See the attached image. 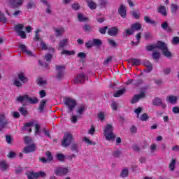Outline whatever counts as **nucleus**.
<instances>
[{"mask_svg":"<svg viewBox=\"0 0 179 179\" xmlns=\"http://www.w3.org/2000/svg\"><path fill=\"white\" fill-rule=\"evenodd\" d=\"M156 48L162 50V53L165 57H167L168 58L171 57V52L169 51L167 45L164 42L159 41L156 45L146 46L147 51H153V50H156Z\"/></svg>","mask_w":179,"mask_h":179,"instance_id":"nucleus-1","label":"nucleus"},{"mask_svg":"<svg viewBox=\"0 0 179 179\" xmlns=\"http://www.w3.org/2000/svg\"><path fill=\"white\" fill-rule=\"evenodd\" d=\"M113 131H114L113 125L107 124L106 126L103 134L106 141H113V139H115V136Z\"/></svg>","mask_w":179,"mask_h":179,"instance_id":"nucleus-2","label":"nucleus"},{"mask_svg":"<svg viewBox=\"0 0 179 179\" xmlns=\"http://www.w3.org/2000/svg\"><path fill=\"white\" fill-rule=\"evenodd\" d=\"M17 101L19 103H23V101H28L29 104H37L38 103V99L34 97L31 98L29 96V95L25 94L23 96H20L17 98H16Z\"/></svg>","mask_w":179,"mask_h":179,"instance_id":"nucleus-3","label":"nucleus"},{"mask_svg":"<svg viewBox=\"0 0 179 179\" xmlns=\"http://www.w3.org/2000/svg\"><path fill=\"white\" fill-rule=\"evenodd\" d=\"M73 141V136L71 133L67 132L64 134L63 139L62 141V146L63 148H68Z\"/></svg>","mask_w":179,"mask_h":179,"instance_id":"nucleus-4","label":"nucleus"},{"mask_svg":"<svg viewBox=\"0 0 179 179\" xmlns=\"http://www.w3.org/2000/svg\"><path fill=\"white\" fill-rule=\"evenodd\" d=\"M55 69L57 71L55 76L56 79H57V80H62V79H64V76H65V66H55Z\"/></svg>","mask_w":179,"mask_h":179,"instance_id":"nucleus-5","label":"nucleus"},{"mask_svg":"<svg viewBox=\"0 0 179 179\" xmlns=\"http://www.w3.org/2000/svg\"><path fill=\"white\" fill-rule=\"evenodd\" d=\"M64 104L67 106L69 113H72L75 107H76V101L71 98H66Z\"/></svg>","mask_w":179,"mask_h":179,"instance_id":"nucleus-6","label":"nucleus"},{"mask_svg":"<svg viewBox=\"0 0 179 179\" xmlns=\"http://www.w3.org/2000/svg\"><path fill=\"white\" fill-rule=\"evenodd\" d=\"M69 173V169L68 168L64 167H57L55 170V176L58 177H62V176H66Z\"/></svg>","mask_w":179,"mask_h":179,"instance_id":"nucleus-7","label":"nucleus"},{"mask_svg":"<svg viewBox=\"0 0 179 179\" xmlns=\"http://www.w3.org/2000/svg\"><path fill=\"white\" fill-rule=\"evenodd\" d=\"M23 27H24V25H23L22 24H18L15 26V30L17 34V36H20L21 38H26V32L22 31Z\"/></svg>","mask_w":179,"mask_h":179,"instance_id":"nucleus-8","label":"nucleus"},{"mask_svg":"<svg viewBox=\"0 0 179 179\" xmlns=\"http://www.w3.org/2000/svg\"><path fill=\"white\" fill-rule=\"evenodd\" d=\"M87 79V76H86L83 73H81L77 75L76 79L74 80V83H85Z\"/></svg>","mask_w":179,"mask_h":179,"instance_id":"nucleus-9","label":"nucleus"},{"mask_svg":"<svg viewBox=\"0 0 179 179\" xmlns=\"http://www.w3.org/2000/svg\"><path fill=\"white\" fill-rule=\"evenodd\" d=\"M8 124H9V122L6 120L5 115L0 114V132L2 129L6 128V125H8Z\"/></svg>","mask_w":179,"mask_h":179,"instance_id":"nucleus-10","label":"nucleus"},{"mask_svg":"<svg viewBox=\"0 0 179 179\" xmlns=\"http://www.w3.org/2000/svg\"><path fill=\"white\" fill-rule=\"evenodd\" d=\"M152 104H153V106H156L157 107H160V106H161L162 107V108H166L167 107V105H166V103H163L162 99H160L159 97H155L152 100Z\"/></svg>","mask_w":179,"mask_h":179,"instance_id":"nucleus-11","label":"nucleus"},{"mask_svg":"<svg viewBox=\"0 0 179 179\" xmlns=\"http://www.w3.org/2000/svg\"><path fill=\"white\" fill-rule=\"evenodd\" d=\"M146 97V94L144 92H141L139 94H136L131 99V104H135L138 103L141 99H145Z\"/></svg>","mask_w":179,"mask_h":179,"instance_id":"nucleus-12","label":"nucleus"},{"mask_svg":"<svg viewBox=\"0 0 179 179\" xmlns=\"http://www.w3.org/2000/svg\"><path fill=\"white\" fill-rule=\"evenodd\" d=\"M118 13L121 15L122 19H125V17H127V7L124 4L120 5L119 7Z\"/></svg>","mask_w":179,"mask_h":179,"instance_id":"nucleus-13","label":"nucleus"},{"mask_svg":"<svg viewBox=\"0 0 179 179\" xmlns=\"http://www.w3.org/2000/svg\"><path fill=\"white\" fill-rule=\"evenodd\" d=\"M120 29L118 27H112L108 29V34L112 37H115L118 34Z\"/></svg>","mask_w":179,"mask_h":179,"instance_id":"nucleus-14","label":"nucleus"},{"mask_svg":"<svg viewBox=\"0 0 179 179\" xmlns=\"http://www.w3.org/2000/svg\"><path fill=\"white\" fill-rule=\"evenodd\" d=\"M23 0H9L11 8H19L22 5Z\"/></svg>","mask_w":179,"mask_h":179,"instance_id":"nucleus-15","label":"nucleus"},{"mask_svg":"<svg viewBox=\"0 0 179 179\" xmlns=\"http://www.w3.org/2000/svg\"><path fill=\"white\" fill-rule=\"evenodd\" d=\"M36 151V144H31L30 145H28L25 147L23 150L24 153H31L33 152Z\"/></svg>","mask_w":179,"mask_h":179,"instance_id":"nucleus-16","label":"nucleus"},{"mask_svg":"<svg viewBox=\"0 0 179 179\" xmlns=\"http://www.w3.org/2000/svg\"><path fill=\"white\" fill-rule=\"evenodd\" d=\"M20 50H22L24 54H27V55H29V57H33V52L27 49V47L26 45L23 44L20 45Z\"/></svg>","mask_w":179,"mask_h":179,"instance_id":"nucleus-17","label":"nucleus"},{"mask_svg":"<svg viewBox=\"0 0 179 179\" xmlns=\"http://www.w3.org/2000/svg\"><path fill=\"white\" fill-rule=\"evenodd\" d=\"M17 78L19 80L22 82V83L26 84L27 83V82H29V79L27 78V77H26V76L24 75V73L21 72L18 73Z\"/></svg>","mask_w":179,"mask_h":179,"instance_id":"nucleus-18","label":"nucleus"},{"mask_svg":"<svg viewBox=\"0 0 179 179\" xmlns=\"http://www.w3.org/2000/svg\"><path fill=\"white\" fill-rule=\"evenodd\" d=\"M177 100H178V97L176 96L171 95L166 97V101L169 103H171V104H176V103H177Z\"/></svg>","mask_w":179,"mask_h":179,"instance_id":"nucleus-19","label":"nucleus"},{"mask_svg":"<svg viewBox=\"0 0 179 179\" xmlns=\"http://www.w3.org/2000/svg\"><path fill=\"white\" fill-rule=\"evenodd\" d=\"M86 110H87L86 106L81 105L76 110V113L78 114V115H83V113H85Z\"/></svg>","mask_w":179,"mask_h":179,"instance_id":"nucleus-20","label":"nucleus"},{"mask_svg":"<svg viewBox=\"0 0 179 179\" xmlns=\"http://www.w3.org/2000/svg\"><path fill=\"white\" fill-rule=\"evenodd\" d=\"M131 29H133V31L135 33V31H139V30H141V29H142V25H141V24H139L138 22L132 24L131 25Z\"/></svg>","mask_w":179,"mask_h":179,"instance_id":"nucleus-21","label":"nucleus"},{"mask_svg":"<svg viewBox=\"0 0 179 179\" xmlns=\"http://www.w3.org/2000/svg\"><path fill=\"white\" fill-rule=\"evenodd\" d=\"M129 64H131L132 66H138L141 64V60L138 59H129L128 60Z\"/></svg>","mask_w":179,"mask_h":179,"instance_id":"nucleus-22","label":"nucleus"},{"mask_svg":"<svg viewBox=\"0 0 179 179\" xmlns=\"http://www.w3.org/2000/svg\"><path fill=\"white\" fill-rule=\"evenodd\" d=\"M32 125H34V122H27V123H25V124L24 125V127H23V130L24 131H28V132H31V127ZM28 128H30V129H28Z\"/></svg>","mask_w":179,"mask_h":179,"instance_id":"nucleus-23","label":"nucleus"},{"mask_svg":"<svg viewBox=\"0 0 179 179\" xmlns=\"http://www.w3.org/2000/svg\"><path fill=\"white\" fill-rule=\"evenodd\" d=\"M47 105V100L45 99H42L39 103V113H43L44 111V108Z\"/></svg>","mask_w":179,"mask_h":179,"instance_id":"nucleus-24","label":"nucleus"},{"mask_svg":"<svg viewBox=\"0 0 179 179\" xmlns=\"http://www.w3.org/2000/svg\"><path fill=\"white\" fill-rule=\"evenodd\" d=\"M159 13H161L162 16H167V12L166 11V6H159L157 8Z\"/></svg>","mask_w":179,"mask_h":179,"instance_id":"nucleus-25","label":"nucleus"},{"mask_svg":"<svg viewBox=\"0 0 179 179\" xmlns=\"http://www.w3.org/2000/svg\"><path fill=\"white\" fill-rule=\"evenodd\" d=\"M134 30L132 29V28H128L124 29V31L123 33V36H124V37H129V36H132V34H134Z\"/></svg>","mask_w":179,"mask_h":179,"instance_id":"nucleus-26","label":"nucleus"},{"mask_svg":"<svg viewBox=\"0 0 179 179\" xmlns=\"http://www.w3.org/2000/svg\"><path fill=\"white\" fill-rule=\"evenodd\" d=\"M0 167L2 171H6V170L9 169V165L8 164V163H6V162L1 161L0 162Z\"/></svg>","mask_w":179,"mask_h":179,"instance_id":"nucleus-27","label":"nucleus"},{"mask_svg":"<svg viewBox=\"0 0 179 179\" xmlns=\"http://www.w3.org/2000/svg\"><path fill=\"white\" fill-rule=\"evenodd\" d=\"M161 27L163 29V30H165L166 31H171V27L169 26V23L167 22H164L161 24Z\"/></svg>","mask_w":179,"mask_h":179,"instance_id":"nucleus-28","label":"nucleus"},{"mask_svg":"<svg viewBox=\"0 0 179 179\" xmlns=\"http://www.w3.org/2000/svg\"><path fill=\"white\" fill-rule=\"evenodd\" d=\"M54 30L56 33V37H59L64 33H65V29H64V28H60V29L55 28Z\"/></svg>","mask_w":179,"mask_h":179,"instance_id":"nucleus-29","label":"nucleus"},{"mask_svg":"<svg viewBox=\"0 0 179 179\" xmlns=\"http://www.w3.org/2000/svg\"><path fill=\"white\" fill-rule=\"evenodd\" d=\"M127 92V90L125 88H123L122 90H117L115 94H113V96L115 97H120V96H122Z\"/></svg>","mask_w":179,"mask_h":179,"instance_id":"nucleus-30","label":"nucleus"},{"mask_svg":"<svg viewBox=\"0 0 179 179\" xmlns=\"http://www.w3.org/2000/svg\"><path fill=\"white\" fill-rule=\"evenodd\" d=\"M26 176L28 179H34L37 178V173L33 172V171H29L26 173Z\"/></svg>","mask_w":179,"mask_h":179,"instance_id":"nucleus-31","label":"nucleus"},{"mask_svg":"<svg viewBox=\"0 0 179 179\" xmlns=\"http://www.w3.org/2000/svg\"><path fill=\"white\" fill-rule=\"evenodd\" d=\"M143 64L145 66L147 67L148 72H150V71L153 69V66H152V63H150L149 61L145 60Z\"/></svg>","mask_w":179,"mask_h":179,"instance_id":"nucleus-32","label":"nucleus"},{"mask_svg":"<svg viewBox=\"0 0 179 179\" xmlns=\"http://www.w3.org/2000/svg\"><path fill=\"white\" fill-rule=\"evenodd\" d=\"M87 3L88 6L90 7V9H96V3H94L93 1L87 0Z\"/></svg>","mask_w":179,"mask_h":179,"instance_id":"nucleus-33","label":"nucleus"},{"mask_svg":"<svg viewBox=\"0 0 179 179\" xmlns=\"http://www.w3.org/2000/svg\"><path fill=\"white\" fill-rule=\"evenodd\" d=\"M141 36H142V33H141V32L138 33L136 36L137 42L131 41V44H133L134 45H138V44H139Z\"/></svg>","mask_w":179,"mask_h":179,"instance_id":"nucleus-34","label":"nucleus"},{"mask_svg":"<svg viewBox=\"0 0 179 179\" xmlns=\"http://www.w3.org/2000/svg\"><path fill=\"white\" fill-rule=\"evenodd\" d=\"M129 173V171L128 170V169H124L123 170H122L120 177H122V178H125V177H128Z\"/></svg>","mask_w":179,"mask_h":179,"instance_id":"nucleus-35","label":"nucleus"},{"mask_svg":"<svg viewBox=\"0 0 179 179\" xmlns=\"http://www.w3.org/2000/svg\"><path fill=\"white\" fill-rule=\"evenodd\" d=\"M144 20H145V23H148L149 24H155L156 23V22H155V20H152L148 16H145L144 17Z\"/></svg>","mask_w":179,"mask_h":179,"instance_id":"nucleus-36","label":"nucleus"},{"mask_svg":"<svg viewBox=\"0 0 179 179\" xmlns=\"http://www.w3.org/2000/svg\"><path fill=\"white\" fill-rule=\"evenodd\" d=\"M14 86H16V87H23V84L21 83L20 80L19 79L15 78L13 81Z\"/></svg>","mask_w":179,"mask_h":179,"instance_id":"nucleus-37","label":"nucleus"},{"mask_svg":"<svg viewBox=\"0 0 179 179\" xmlns=\"http://www.w3.org/2000/svg\"><path fill=\"white\" fill-rule=\"evenodd\" d=\"M169 169L171 171H174V169H176V159H173L171 161L169 164Z\"/></svg>","mask_w":179,"mask_h":179,"instance_id":"nucleus-38","label":"nucleus"},{"mask_svg":"<svg viewBox=\"0 0 179 179\" xmlns=\"http://www.w3.org/2000/svg\"><path fill=\"white\" fill-rule=\"evenodd\" d=\"M19 111L22 115H24V117H26V115L29 114L27 109L24 107L20 108Z\"/></svg>","mask_w":179,"mask_h":179,"instance_id":"nucleus-39","label":"nucleus"},{"mask_svg":"<svg viewBox=\"0 0 179 179\" xmlns=\"http://www.w3.org/2000/svg\"><path fill=\"white\" fill-rule=\"evenodd\" d=\"M97 117L99 118V120H100L101 121H104V118H106V115L104 114V112H99L97 114Z\"/></svg>","mask_w":179,"mask_h":179,"instance_id":"nucleus-40","label":"nucleus"},{"mask_svg":"<svg viewBox=\"0 0 179 179\" xmlns=\"http://www.w3.org/2000/svg\"><path fill=\"white\" fill-rule=\"evenodd\" d=\"M75 55V51L63 50L62 55Z\"/></svg>","mask_w":179,"mask_h":179,"instance_id":"nucleus-41","label":"nucleus"},{"mask_svg":"<svg viewBox=\"0 0 179 179\" xmlns=\"http://www.w3.org/2000/svg\"><path fill=\"white\" fill-rule=\"evenodd\" d=\"M57 159L59 162H64V160H65V155L64 154L58 153L57 155Z\"/></svg>","mask_w":179,"mask_h":179,"instance_id":"nucleus-42","label":"nucleus"},{"mask_svg":"<svg viewBox=\"0 0 179 179\" xmlns=\"http://www.w3.org/2000/svg\"><path fill=\"white\" fill-rule=\"evenodd\" d=\"M67 43H68V39H63L62 41H60L59 44V48H64V47L66 45Z\"/></svg>","mask_w":179,"mask_h":179,"instance_id":"nucleus-43","label":"nucleus"},{"mask_svg":"<svg viewBox=\"0 0 179 179\" xmlns=\"http://www.w3.org/2000/svg\"><path fill=\"white\" fill-rule=\"evenodd\" d=\"M71 149L73 152H79V145L77 143H74L71 145Z\"/></svg>","mask_w":179,"mask_h":179,"instance_id":"nucleus-44","label":"nucleus"},{"mask_svg":"<svg viewBox=\"0 0 179 179\" xmlns=\"http://www.w3.org/2000/svg\"><path fill=\"white\" fill-rule=\"evenodd\" d=\"M78 19L79 22H85V21L87 20V18L85 17V16H83L82 15V13L78 14Z\"/></svg>","mask_w":179,"mask_h":179,"instance_id":"nucleus-45","label":"nucleus"},{"mask_svg":"<svg viewBox=\"0 0 179 179\" xmlns=\"http://www.w3.org/2000/svg\"><path fill=\"white\" fill-rule=\"evenodd\" d=\"M92 43L94 45H96L97 47L102 44L101 40L100 39H93Z\"/></svg>","mask_w":179,"mask_h":179,"instance_id":"nucleus-46","label":"nucleus"},{"mask_svg":"<svg viewBox=\"0 0 179 179\" xmlns=\"http://www.w3.org/2000/svg\"><path fill=\"white\" fill-rule=\"evenodd\" d=\"M152 57L154 59H159V58H160V53L159 52V51L157 50V51L154 52L152 53Z\"/></svg>","mask_w":179,"mask_h":179,"instance_id":"nucleus-47","label":"nucleus"},{"mask_svg":"<svg viewBox=\"0 0 179 179\" xmlns=\"http://www.w3.org/2000/svg\"><path fill=\"white\" fill-rule=\"evenodd\" d=\"M83 141L87 145H96V143H93V141H90V139L87 138V137L83 138Z\"/></svg>","mask_w":179,"mask_h":179,"instance_id":"nucleus-48","label":"nucleus"},{"mask_svg":"<svg viewBox=\"0 0 179 179\" xmlns=\"http://www.w3.org/2000/svg\"><path fill=\"white\" fill-rule=\"evenodd\" d=\"M178 9V6H177L176 4L171 5V11L172 13H176Z\"/></svg>","mask_w":179,"mask_h":179,"instance_id":"nucleus-49","label":"nucleus"},{"mask_svg":"<svg viewBox=\"0 0 179 179\" xmlns=\"http://www.w3.org/2000/svg\"><path fill=\"white\" fill-rule=\"evenodd\" d=\"M108 44H110V45H111V47H117V45H118V44H117V42H115L113 39H108Z\"/></svg>","mask_w":179,"mask_h":179,"instance_id":"nucleus-50","label":"nucleus"},{"mask_svg":"<svg viewBox=\"0 0 179 179\" xmlns=\"http://www.w3.org/2000/svg\"><path fill=\"white\" fill-rule=\"evenodd\" d=\"M131 15H132L133 17H134V19H136L137 20H139V17H141V14H139L136 11H132Z\"/></svg>","mask_w":179,"mask_h":179,"instance_id":"nucleus-51","label":"nucleus"},{"mask_svg":"<svg viewBox=\"0 0 179 179\" xmlns=\"http://www.w3.org/2000/svg\"><path fill=\"white\" fill-rule=\"evenodd\" d=\"M121 153H122L121 151L117 150L113 151V157L118 158V157H120V156H121Z\"/></svg>","mask_w":179,"mask_h":179,"instance_id":"nucleus-52","label":"nucleus"},{"mask_svg":"<svg viewBox=\"0 0 179 179\" xmlns=\"http://www.w3.org/2000/svg\"><path fill=\"white\" fill-rule=\"evenodd\" d=\"M107 29H108V27L106 26L103 27H100L99 28V33L101 34H106V31H107Z\"/></svg>","mask_w":179,"mask_h":179,"instance_id":"nucleus-53","label":"nucleus"},{"mask_svg":"<svg viewBox=\"0 0 179 179\" xmlns=\"http://www.w3.org/2000/svg\"><path fill=\"white\" fill-rule=\"evenodd\" d=\"M140 120L141 121H148V120H149V116H148V114L143 113L140 117Z\"/></svg>","mask_w":179,"mask_h":179,"instance_id":"nucleus-54","label":"nucleus"},{"mask_svg":"<svg viewBox=\"0 0 179 179\" xmlns=\"http://www.w3.org/2000/svg\"><path fill=\"white\" fill-rule=\"evenodd\" d=\"M24 141L27 145H29V144L31 143L33 140L29 136H26V137H24Z\"/></svg>","mask_w":179,"mask_h":179,"instance_id":"nucleus-55","label":"nucleus"},{"mask_svg":"<svg viewBox=\"0 0 179 179\" xmlns=\"http://www.w3.org/2000/svg\"><path fill=\"white\" fill-rule=\"evenodd\" d=\"M45 61H46L47 62H50L51 61V59H52V55L51 54H48L45 56L44 58Z\"/></svg>","mask_w":179,"mask_h":179,"instance_id":"nucleus-56","label":"nucleus"},{"mask_svg":"<svg viewBox=\"0 0 179 179\" xmlns=\"http://www.w3.org/2000/svg\"><path fill=\"white\" fill-rule=\"evenodd\" d=\"M0 22H2V23H6L7 22L6 17H5V15H3L1 12H0Z\"/></svg>","mask_w":179,"mask_h":179,"instance_id":"nucleus-57","label":"nucleus"},{"mask_svg":"<svg viewBox=\"0 0 179 179\" xmlns=\"http://www.w3.org/2000/svg\"><path fill=\"white\" fill-rule=\"evenodd\" d=\"M36 5L33 1H29L28 4L27 5V9H32V8H35Z\"/></svg>","mask_w":179,"mask_h":179,"instance_id":"nucleus-58","label":"nucleus"},{"mask_svg":"<svg viewBox=\"0 0 179 179\" xmlns=\"http://www.w3.org/2000/svg\"><path fill=\"white\" fill-rule=\"evenodd\" d=\"M172 44H179V37L178 36H175L172 39Z\"/></svg>","mask_w":179,"mask_h":179,"instance_id":"nucleus-59","label":"nucleus"},{"mask_svg":"<svg viewBox=\"0 0 179 179\" xmlns=\"http://www.w3.org/2000/svg\"><path fill=\"white\" fill-rule=\"evenodd\" d=\"M38 33H40V29H38L36 31V34H35V37H34L35 41H38L40 40V34Z\"/></svg>","mask_w":179,"mask_h":179,"instance_id":"nucleus-60","label":"nucleus"},{"mask_svg":"<svg viewBox=\"0 0 179 179\" xmlns=\"http://www.w3.org/2000/svg\"><path fill=\"white\" fill-rule=\"evenodd\" d=\"M83 30H85V31H91L92 27L89 24H85L83 26Z\"/></svg>","mask_w":179,"mask_h":179,"instance_id":"nucleus-61","label":"nucleus"},{"mask_svg":"<svg viewBox=\"0 0 179 179\" xmlns=\"http://www.w3.org/2000/svg\"><path fill=\"white\" fill-rule=\"evenodd\" d=\"M37 83L39 86H44V85H45V81H44L43 78H39L37 80Z\"/></svg>","mask_w":179,"mask_h":179,"instance_id":"nucleus-62","label":"nucleus"},{"mask_svg":"<svg viewBox=\"0 0 179 179\" xmlns=\"http://www.w3.org/2000/svg\"><path fill=\"white\" fill-rule=\"evenodd\" d=\"M93 45H94L92 41H89L88 42L85 43V47H87V48H92Z\"/></svg>","mask_w":179,"mask_h":179,"instance_id":"nucleus-63","label":"nucleus"},{"mask_svg":"<svg viewBox=\"0 0 179 179\" xmlns=\"http://www.w3.org/2000/svg\"><path fill=\"white\" fill-rule=\"evenodd\" d=\"M46 156L48 157V160L49 162H52V155H51V152H50V151H47L46 152Z\"/></svg>","mask_w":179,"mask_h":179,"instance_id":"nucleus-64","label":"nucleus"}]
</instances>
